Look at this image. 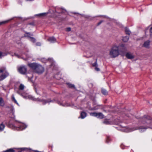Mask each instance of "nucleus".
Returning a JSON list of instances; mask_svg holds the SVG:
<instances>
[{"label":"nucleus","mask_w":152,"mask_h":152,"mask_svg":"<svg viewBox=\"0 0 152 152\" xmlns=\"http://www.w3.org/2000/svg\"><path fill=\"white\" fill-rule=\"evenodd\" d=\"M28 66L35 72L39 74H41L44 72V67L39 64L34 63L28 64Z\"/></svg>","instance_id":"nucleus-1"},{"label":"nucleus","mask_w":152,"mask_h":152,"mask_svg":"<svg viewBox=\"0 0 152 152\" xmlns=\"http://www.w3.org/2000/svg\"><path fill=\"white\" fill-rule=\"evenodd\" d=\"M10 127L14 130H22L27 127V125L19 122L15 121L14 124L9 123Z\"/></svg>","instance_id":"nucleus-2"},{"label":"nucleus","mask_w":152,"mask_h":152,"mask_svg":"<svg viewBox=\"0 0 152 152\" xmlns=\"http://www.w3.org/2000/svg\"><path fill=\"white\" fill-rule=\"evenodd\" d=\"M148 128H152V127H145L144 126H141L137 128H125V131L126 132H129L133 131L135 130L138 129L140 132H142L146 130V129Z\"/></svg>","instance_id":"nucleus-3"},{"label":"nucleus","mask_w":152,"mask_h":152,"mask_svg":"<svg viewBox=\"0 0 152 152\" xmlns=\"http://www.w3.org/2000/svg\"><path fill=\"white\" fill-rule=\"evenodd\" d=\"M110 55L111 57H115L119 55V48L115 46L113 47L111 50Z\"/></svg>","instance_id":"nucleus-4"},{"label":"nucleus","mask_w":152,"mask_h":152,"mask_svg":"<svg viewBox=\"0 0 152 152\" xmlns=\"http://www.w3.org/2000/svg\"><path fill=\"white\" fill-rule=\"evenodd\" d=\"M9 75V73L7 72L6 67H2L0 69V80H2Z\"/></svg>","instance_id":"nucleus-5"},{"label":"nucleus","mask_w":152,"mask_h":152,"mask_svg":"<svg viewBox=\"0 0 152 152\" xmlns=\"http://www.w3.org/2000/svg\"><path fill=\"white\" fill-rule=\"evenodd\" d=\"M142 123L144 124H145V121L146 123L148 124H152V119H151V118L149 116H145L144 117L142 118Z\"/></svg>","instance_id":"nucleus-6"},{"label":"nucleus","mask_w":152,"mask_h":152,"mask_svg":"<svg viewBox=\"0 0 152 152\" xmlns=\"http://www.w3.org/2000/svg\"><path fill=\"white\" fill-rule=\"evenodd\" d=\"M22 96L23 98L25 99H28L35 101H39L40 100L39 98H35L33 96Z\"/></svg>","instance_id":"nucleus-7"},{"label":"nucleus","mask_w":152,"mask_h":152,"mask_svg":"<svg viewBox=\"0 0 152 152\" xmlns=\"http://www.w3.org/2000/svg\"><path fill=\"white\" fill-rule=\"evenodd\" d=\"M18 71L21 74H25L27 71V69L25 66H21L18 68Z\"/></svg>","instance_id":"nucleus-8"},{"label":"nucleus","mask_w":152,"mask_h":152,"mask_svg":"<svg viewBox=\"0 0 152 152\" xmlns=\"http://www.w3.org/2000/svg\"><path fill=\"white\" fill-rule=\"evenodd\" d=\"M66 84L69 88L74 89L75 90H76V88L74 85L69 83H66Z\"/></svg>","instance_id":"nucleus-9"},{"label":"nucleus","mask_w":152,"mask_h":152,"mask_svg":"<svg viewBox=\"0 0 152 152\" xmlns=\"http://www.w3.org/2000/svg\"><path fill=\"white\" fill-rule=\"evenodd\" d=\"M150 42L149 40H147L143 44V46L145 48H149Z\"/></svg>","instance_id":"nucleus-10"},{"label":"nucleus","mask_w":152,"mask_h":152,"mask_svg":"<svg viewBox=\"0 0 152 152\" xmlns=\"http://www.w3.org/2000/svg\"><path fill=\"white\" fill-rule=\"evenodd\" d=\"M48 41L51 43H54L56 42V39L54 37H51L49 38L48 39Z\"/></svg>","instance_id":"nucleus-11"},{"label":"nucleus","mask_w":152,"mask_h":152,"mask_svg":"<svg viewBox=\"0 0 152 152\" xmlns=\"http://www.w3.org/2000/svg\"><path fill=\"white\" fill-rule=\"evenodd\" d=\"M126 57L129 59H132L134 58V56L131 53H128L126 55Z\"/></svg>","instance_id":"nucleus-12"},{"label":"nucleus","mask_w":152,"mask_h":152,"mask_svg":"<svg viewBox=\"0 0 152 152\" xmlns=\"http://www.w3.org/2000/svg\"><path fill=\"white\" fill-rule=\"evenodd\" d=\"M5 104L4 102L3 99L1 97H0V106L3 107Z\"/></svg>","instance_id":"nucleus-13"},{"label":"nucleus","mask_w":152,"mask_h":152,"mask_svg":"<svg viewBox=\"0 0 152 152\" xmlns=\"http://www.w3.org/2000/svg\"><path fill=\"white\" fill-rule=\"evenodd\" d=\"M96 117L100 119H102L104 118V115L102 113H97Z\"/></svg>","instance_id":"nucleus-14"},{"label":"nucleus","mask_w":152,"mask_h":152,"mask_svg":"<svg viewBox=\"0 0 152 152\" xmlns=\"http://www.w3.org/2000/svg\"><path fill=\"white\" fill-rule=\"evenodd\" d=\"M86 116V113L84 112H83L80 113V118L82 119H83Z\"/></svg>","instance_id":"nucleus-15"},{"label":"nucleus","mask_w":152,"mask_h":152,"mask_svg":"<svg viewBox=\"0 0 152 152\" xmlns=\"http://www.w3.org/2000/svg\"><path fill=\"white\" fill-rule=\"evenodd\" d=\"M5 126L3 124V123H2L0 124V132L2 131L4 129Z\"/></svg>","instance_id":"nucleus-16"},{"label":"nucleus","mask_w":152,"mask_h":152,"mask_svg":"<svg viewBox=\"0 0 152 152\" xmlns=\"http://www.w3.org/2000/svg\"><path fill=\"white\" fill-rule=\"evenodd\" d=\"M48 14V12L43 13L39 14L38 15L40 17H44L46 16Z\"/></svg>","instance_id":"nucleus-17"},{"label":"nucleus","mask_w":152,"mask_h":152,"mask_svg":"<svg viewBox=\"0 0 152 152\" xmlns=\"http://www.w3.org/2000/svg\"><path fill=\"white\" fill-rule=\"evenodd\" d=\"M103 123L106 124H112V122L109 121L107 119H105L104 120Z\"/></svg>","instance_id":"nucleus-18"},{"label":"nucleus","mask_w":152,"mask_h":152,"mask_svg":"<svg viewBox=\"0 0 152 152\" xmlns=\"http://www.w3.org/2000/svg\"><path fill=\"white\" fill-rule=\"evenodd\" d=\"M125 32L126 34H128V35H130L131 33V32L129 29L128 28L126 27L125 28Z\"/></svg>","instance_id":"nucleus-19"},{"label":"nucleus","mask_w":152,"mask_h":152,"mask_svg":"<svg viewBox=\"0 0 152 152\" xmlns=\"http://www.w3.org/2000/svg\"><path fill=\"white\" fill-rule=\"evenodd\" d=\"M102 94L104 95L108 94V92L104 88H102Z\"/></svg>","instance_id":"nucleus-20"},{"label":"nucleus","mask_w":152,"mask_h":152,"mask_svg":"<svg viewBox=\"0 0 152 152\" xmlns=\"http://www.w3.org/2000/svg\"><path fill=\"white\" fill-rule=\"evenodd\" d=\"M129 39V36H126L123 38V41L125 42H127Z\"/></svg>","instance_id":"nucleus-21"},{"label":"nucleus","mask_w":152,"mask_h":152,"mask_svg":"<svg viewBox=\"0 0 152 152\" xmlns=\"http://www.w3.org/2000/svg\"><path fill=\"white\" fill-rule=\"evenodd\" d=\"M14 151V149L13 148H10L4 151V152H13Z\"/></svg>","instance_id":"nucleus-22"},{"label":"nucleus","mask_w":152,"mask_h":152,"mask_svg":"<svg viewBox=\"0 0 152 152\" xmlns=\"http://www.w3.org/2000/svg\"><path fill=\"white\" fill-rule=\"evenodd\" d=\"M12 100L16 104L18 105H19V104H18V103L17 102V101L15 99V97L13 96H12Z\"/></svg>","instance_id":"nucleus-23"},{"label":"nucleus","mask_w":152,"mask_h":152,"mask_svg":"<svg viewBox=\"0 0 152 152\" xmlns=\"http://www.w3.org/2000/svg\"><path fill=\"white\" fill-rule=\"evenodd\" d=\"M97 113L96 112L91 113H90V115L91 116L97 117Z\"/></svg>","instance_id":"nucleus-24"},{"label":"nucleus","mask_w":152,"mask_h":152,"mask_svg":"<svg viewBox=\"0 0 152 152\" xmlns=\"http://www.w3.org/2000/svg\"><path fill=\"white\" fill-rule=\"evenodd\" d=\"M30 35L33 36L32 34H30L29 33L26 32V34H24V36L25 37H28L30 38Z\"/></svg>","instance_id":"nucleus-25"},{"label":"nucleus","mask_w":152,"mask_h":152,"mask_svg":"<svg viewBox=\"0 0 152 152\" xmlns=\"http://www.w3.org/2000/svg\"><path fill=\"white\" fill-rule=\"evenodd\" d=\"M7 55V54L4 53H2L0 52V58H1L3 56Z\"/></svg>","instance_id":"nucleus-26"},{"label":"nucleus","mask_w":152,"mask_h":152,"mask_svg":"<svg viewBox=\"0 0 152 152\" xmlns=\"http://www.w3.org/2000/svg\"><path fill=\"white\" fill-rule=\"evenodd\" d=\"M9 20H6L2 22H0V25L2 24H5L8 22Z\"/></svg>","instance_id":"nucleus-27"},{"label":"nucleus","mask_w":152,"mask_h":152,"mask_svg":"<svg viewBox=\"0 0 152 152\" xmlns=\"http://www.w3.org/2000/svg\"><path fill=\"white\" fill-rule=\"evenodd\" d=\"M24 86L22 84H20L19 86V89L20 90H22L24 89Z\"/></svg>","instance_id":"nucleus-28"},{"label":"nucleus","mask_w":152,"mask_h":152,"mask_svg":"<svg viewBox=\"0 0 152 152\" xmlns=\"http://www.w3.org/2000/svg\"><path fill=\"white\" fill-rule=\"evenodd\" d=\"M30 41H31V42H36V39L35 38L33 37H30Z\"/></svg>","instance_id":"nucleus-29"},{"label":"nucleus","mask_w":152,"mask_h":152,"mask_svg":"<svg viewBox=\"0 0 152 152\" xmlns=\"http://www.w3.org/2000/svg\"><path fill=\"white\" fill-rule=\"evenodd\" d=\"M111 140L110 138L109 137H107L106 140V142L107 143H108Z\"/></svg>","instance_id":"nucleus-30"},{"label":"nucleus","mask_w":152,"mask_h":152,"mask_svg":"<svg viewBox=\"0 0 152 152\" xmlns=\"http://www.w3.org/2000/svg\"><path fill=\"white\" fill-rule=\"evenodd\" d=\"M92 66H94L95 67H96L98 66V64L97 62V60H96V61L94 63L92 64Z\"/></svg>","instance_id":"nucleus-31"},{"label":"nucleus","mask_w":152,"mask_h":152,"mask_svg":"<svg viewBox=\"0 0 152 152\" xmlns=\"http://www.w3.org/2000/svg\"><path fill=\"white\" fill-rule=\"evenodd\" d=\"M95 69L97 71H99L100 70V69L98 67V66L95 67Z\"/></svg>","instance_id":"nucleus-32"},{"label":"nucleus","mask_w":152,"mask_h":152,"mask_svg":"<svg viewBox=\"0 0 152 152\" xmlns=\"http://www.w3.org/2000/svg\"><path fill=\"white\" fill-rule=\"evenodd\" d=\"M71 28H70L68 27L66 28V31H71Z\"/></svg>","instance_id":"nucleus-33"},{"label":"nucleus","mask_w":152,"mask_h":152,"mask_svg":"<svg viewBox=\"0 0 152 152\" xmlns=\"http://www.w3.org/2000/svg\"><path fill=\"white\" fill-rule=\"evenodd\" d=\"M36 46H40L41 45V44L40 42H37L36 43Z\"/></svg>","instance_id":"nucleus-34"},{"label":"nucleus","mask_w":152,"mask_h":152,"mask_svg":"<svg viewBox=\"0 0 152 152\" xmlns=\"http://www.w3.org/2000/svg\"><path fill=\"white\" fill-rule=\"evenodd\" d=\"M93 86V84L92 83H90L89 84V86L90 88H92Z\"/></svg>","instance_id":"nucleus-35"},{"label":"nucleus","mask_w":152,"mask_h":152,"mask_svg":"<svg viewBox=\"0 0 152 152\" xmlns=\"http://www.w3.org/2000/svg\"><path fill=\"white\" fill-rule=\"evenodd\" d=\"M14 55L15 56H16L18 58H20L18 54H17V53H15Z\"/></svg>","instance_id":"nucleus-36"},{"label":"nucleus","mask_w":152,"mask_h":152,"mask_svg":"<svg viewBox=\"0 0 152 152\" xmlns=\"http://www.w3.org/2000/svg\"><path fill=\"white\" fill-rule=\"evenodd\" d=\"M42 101H43V102H45V103H47V102H50V101H48L46 100H42Z\"/></svg>","instance_id":"nucleus-37"},{"label":"nucleus","mask_w":152,"mask_h":152,"mask_svg":"<svg viewBox=\"0 0 152 152\" xmlns=\"http://www.w3.org/2000/svg\"><path fill=\"white\" fill-rule=\"evenodd\" d=\"M103 22V21H100L98 23H97V25L98 26H99V25H100Z\"/></svg>","instance_id":"nucleus-38"},{"label":"nucleus","mask_w":152,"mask_h":152,"mask_svg":"<svg viewBox=\"0 0 152 152\" xmlns=\"http://www.w3.org/2000/svg\"><path fill=\"white\" fill-rule=\"evenodd\" d=\"M150 31L151 33H152V27L150 28Z\"/></svg>","instance_id":"nucleus-39"},{"label":"nucleus","mask_w":152,"mask_h":152,"mask_svg":"<svg viewBox=\"0 0 152 152\" xmlns=\"http://www.w3.org/2000/svg\"><path fill=\"white\" fill-rule=\"evenodd\" d=\"M88 108L89 109V110H92L93 109L91 108H90L89 107H88Z\"/></svg>","instance_id":"nucleus-40"},{"label":"nucleus","mask_w":152,"mask_h":152,"mask_svg":"<svg viewBox=\"0 0 152 152\" xmlns=\"http://www.w3.org/2000/svg\"><path fill=\"white\" fill-rule=\"evenodd\" d=\"M26 0L27 1H32V0Z\"/></svg>","instance_id":"nucleus-41"}]
</instances>
